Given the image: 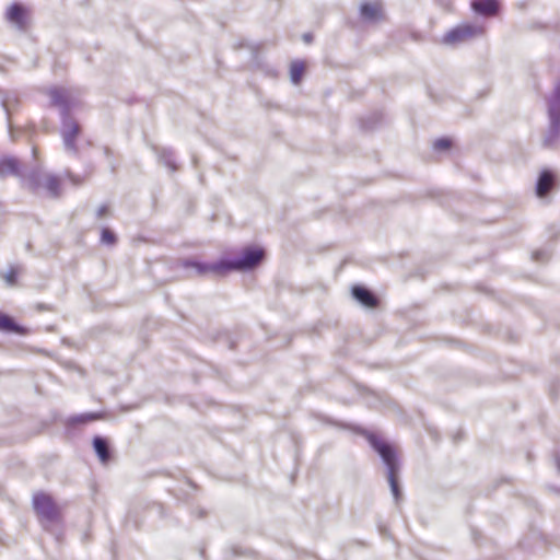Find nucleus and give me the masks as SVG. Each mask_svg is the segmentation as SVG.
<instances>
[{"instance_id": "obj_20", "label": "nucleus", "mask_w": 560, "mask_h": 560, "mask_svg": "<svg viewBox=\"0 0 560 560\" xmlns=\"http://www.w3.org/2000/svg\"><path fill=\"white\" fill-rule=\"evenodd\" d=\"M100 418H101L100 413H94V412L83 413V415H79V416L72 417L69 420L68 423L71 424V425H74V424H85L88 422L97 420Z\"/></svg>"}, {"instance_id": "obj_5", "label": "nucleus", "mask_w": 560, "mask_h": 560, "mask_svg": "<svg viewBox=\"0 0 560 560\" xmlns=\"http://www.w3.org/2000/svg\"><path fill=\"white\" fill-rule=\"evenodd\" d=\"M27 187L33 191L45 189L49 197L58 198L61 195V182L60 178L50 173H46L40 166H33L27 173Z\"/></svg>"}, {"instance_id": "obj_16", "label": "nucleus", "mask_w": 560, "mask_h": 560, "mask_svg": "<svg viewBox=\"0 0 560 560\" xmlns=\"http://www.w3.org/2000/svg\"><path fill=\"white\" fill-rule=\"evenodd\" d=\"M93 448H94L97 457L100 458V460L103 464H106L110 460V457H112L110 446H109L108 441L105 438L96 435L93 439Z\"/></svg>"}, {"instance_id": "obj_8", "label": "nucleus", "mask_w": 560, "mask_h": 560, "mask_svg": "<svg viewBox=\"0 0 560 560\" xmlns=\"http://www.w3.org/2000/svg\"><path fill=\"white\" fill-rule=\"evenodd\" d=\"M81 131L82 128L80 124L71 117V115L61 117L60 133L63 140V145L66 151L74 156L80 155V148L77 143V139Z\"/></svg>"}, {"instance_id": "obj_12", "label": "nucleus", "mask_w": 560, "mask_h": 560, "mask_svg": "<svg viewBox=\"0 0 560 560\" xmlns=\"http://www.w3.org/2000/svg\"><path fill=\"white\" fill-rule=\"evenodd\" d=\"M470 5L477 14L485 18L495 16L500 11L498 0H472Z\"/></svg>"}, {"instance_id": "obj_22", "label": "nucleus", "mask_w": 560, "mask_h": 560, "mask_svg": "<svg viewBox=\"0 0 560 560\" xmlns=\"http://www.w3.org/2000/svg\"><path fill=\"white\" fill-rule=\"evenodd\" d=\"M452 147V141L448 138H440L434 142V149L436 151H445Z\"/></svg>"}, {"instance_id": "obj_25", "label": "nucleus", "mask_w": 560, "mask_h": 560, "mask_svg": "<svg viewBox=\"0 0 560 560\" xmlns=\"http://www.w3.org/2000/svg\"><path fill=\"white\" fill-rule=\"evenodd\" d=\"M104 154L106 156V159L109 161L110 165H112V170L115 171L116 170V164L114 162L110 161L114 152L113 150L109 148V147H104Z\"/></svg>"}, {"instance_id": "obj_19", "label": "nucleus", "mask_w": 560, "mask_h": 560, "mask_svg": "<svg viewBox=\"0 0 560 560\" xmlns=\"http://www.w3.org/2000/svg\"><path fill=\"white\" fill-rule=\"evenodd\" d=\"M305 66L302 61H293L290 68V77L293 84H299L303 78Z\"/></svg>"}, {"instance_id": "obj_1", "label": "nucleus", "mask_w": 560, "mask_h": 560, "mask_svg": "<svg viewBox=\"0 0 560 560\" xmlns=\"http://www.w3.org/2000/svg\"><path fill=\"white\" fill-rule=\"evenodd\" d=\"M265 259V250L258 247H246L238 256L233 258H222L215 262H201L197 260H184L182 266L185 269H192L197 276H203L209 272L215 275H226L231 271H249L258 267Z\"/></svg>"}, {"instance_id": "obj_23", "label": "nucleus", "mask_w": 560, "mask_h": 560, "mask_svg": "<svg viewBox=\"0 0 560 560\" xmlns=\"http://www.w3.org/2000/svg\"><path fill=\"white\" fill-rule=\"evenodd\" d=\"M19 268L12 267L8 273L5 275L4 279L9 285H14L16 283V279L19 276Z\"/></svg>"}, {"instance_id": "obj_30", "label": "nucleus", "mask_w": 560, "mask_h": 560, "mask_svg": "<svg viewBox=\"0 0 560 560\" xmlns=\"http://www.w3.org/2000/svg\"><path fill=\"white\" fill-rule=\"evenodd\" d=\"M557 467L560 470V457L557 459Z\"/></svg>"}, {"instance_id": "obj_14", "label": "nucleus", "mask_w": 560, "mask_h": 560, "mask_svg": "<svg viewBox=\"0 0 560 560\" xmlns=\"http://www.w3.org/2000/svg\"><path fill=\"white\" fill-rule=\"evenodd\" d=\"M556 182L555 174L545 170L540 173L537 184H536V194L538 197L542 198L548 195V192L552 189Z\"/></svg>"}, {"instance_id": "obj_24", "label": "nucleus", "mask_w": 560, "mask_h": 560, "mask_svg": "<svg viewBox=\"0 0 560 560\" xmlns=\"http://www.w3.org/2000/svg\"><path fill=\"white\" fill-rule=\"evenodd\" d=\"M66 176L67 178L75 186L78 185H81L83 182H84V178L79 176V175H74L71 171H66Z\"/></svg>"}, {"instance_id": "obj_18", "label": "nucleus", "mask_w": 560, "mask_h": 560, "mask_svg": "<svg viewBox=\"0 0 560 560\" xmlns=\"http://www.w3.org/2000/svg\"><path fill=\"white\" fill-rule=\"evenodd\" d=\"M18 104H19V98L15 93H8L2 98L1 105L7 113L8 122H9L10 128H11V115H12V112L15 108V106H18Z\"/></svg>"}, {"instance_id": "obj_9", "label": "nucleus", "mask_w": 560, "mask_h": 560, "mask_svg": "<svg viewBox=\"0 0 560 560\" xmlns=\"http://www.w3.org/2000/svg\"><path fill=\"white\" fill-rule=\"evenodd\" d=\"M32 167L23 164L19 159L13 156H5L0 160V177L15 176L22 179L23 184L27 185V173Z\"/></svg>"}, {"instance_id": "obj_29", "label": "nucleus", "mask_w": 560, "mask_h": 560, "mask_svg": "<svg viewBox=\"0 0 560 560\" xmlns=\"http://www.w3.org/2000/svg\"><path fill=\"white\" fill-rule=\"evenodd\" d=\"M205 515H206V512H205L203 510H200V512H199V517H202V516H205Z\"/></svg>"}, {"instance_id": "obj_13", "label": "nucleus", "mask_w": 560, "mask_h": 560, "mask_svg": "<svg viewBox=\"0 0 560 560\" xmlns=\"http://www.w3.org/2000/svg\"><path fill=\"white\" fill-rule=\"evenodd\" d=\"M360 16L364 22L375 23L384 18L383 8L380 3L364 2L360 7Z\"/></svg>"}, {"instance_id": "obj_7", "label": "nucleus", "mask_w": 560, "mask_h": 560, "mask_svg": "<svg viewBox=\"0 0 560 560\" xmlns=\"http://www.w3.org/2000/svg\"><path fill=\"white\" fill-rule=\"evenodd\" d=\"M485 26L477 23L459 24L444 34L442 43L448 46H457L470 42L485 34Z\"/></svg>"}, {"instance_id": "obj_10", "label": "nucleus", "mask_w": 560, "mask_h": 560, "mask_svg": "<svg viewBox=\"0 0 560 560\" xmlns=\"http://www.w3.org/2000/svg\"><path fill=\"white\" fill-rule=\"evenodd\" d=\"M5 19L19 31L25 32L28 27V9L21 2H13L5 12Z\"/></svg>"}, {"instance_id": "obj_15", "label": "nucleus", "mask_w": 560, "mask_h": 560, "mask_svg": "<svg viewBox=\"0 0 560 560\" xmlns=\"http://www.w3.org/2000/svg\"><path fill=\"white\" fill-rule=\"evenodd\" d=\"M156 153L159 161L163 163L170 171L175 172L178 170V164L176 162V154L172 148H153Z\"/></svg>"}, {"instance_id": "obj_27", "label": "nucleus", "mask_w": 560, "mask_h": 560, "mask_svg": "<svg viewBox=\"0 0 560 560\" xmlns=\"http://www.w3.org/2000/svg\"><path fill=\"white\" fill-rule=\"evenodd\" d=\"M545 255H546V254H545L544 252H535V253H534V255H533V258H534L535 260H537V261H538V260H542V259H544V257H545Z\"/></svg>"}, {"instance_id": "obj_21", "label": "nucleus", "mask_w": 560, "mask_h": 560, "mask_svg": "<svg viewBox=\"0 0 560 560\" xmlns=\"http://www.w3.org/2000/svg\"><path fill=\"white\" fill-rule=\"evenodd\" d=\"M101 242L108 246H114L117 243V236L108 228H104L101 233Z\"/></svg>"}, {"instance_id": "obj_3", "label": "nucleus", "mask_w": 560, "mask_h": 560, "mask_svg": "<svg viewBox=\"0 0 560 560\" xmlns=\"http://www.w3.org/2000/svg\"><path fill=\"white\" fill-rule=\"evenodd\" d=\"M548 128L542 137L545 149H557L560 142V81L547 97Z\"/></svg>"}, {"instance_id": "obj_28", "label": "nucleus", "mask_w": 560, "mask_h": 560, "mask_svg": "<svg viewBox=\"0 0 560 560\" xmlns=\"http://www.w3.org/2000/svg\"><path fill=\"white\" fill-rule=\"evenodd\" d=\"M303 39H304V42H305V43H307V44L312 43V42H313V34H311V33H306V34H304V35H303Z\"/></svg>"}, {"instance_id": "obj_17", "label": "nucleus", "mask_w": 560, "mask_h": 560, "mask_svg": "<svg viewBox=\"0 0 560 560\" xmlns=\"http://www.w3.org/2000/svg\"><path fill=\"white\" fill-rule=\"evenodd\" d=\"M0 331L24 334L25 329L16 324L12 317L0 312Z\"/></svg>"}, {"instance_id": "obj_6", "label": "nucleus", "mask_w": 560, "mask_h": 560, "mask_svg": "<svg viewBox=\"0 0 560 560\" xmlns=\"http://www.w3.org/2000/svg\"><path fill=\"white\" fill-rule=\"evenodd\" d=\"M46 94L50 98V106L57 107L60 116L70 115L73 109L81 106L79 93L65 86H51L47 89Z\"/></svg>"}, {"instance_id": "obj_4", "label": "nucleus", "mask_w": 560, "mask_h": 560, "mask_svg": "<svg viewBox=\"0 0 560 560\" xmlns=\"http://www.w3.org/2000/svg\"><path fill=\"white\" fill-rule=\"evenodd\" d=\"M33 509L38 516L44 528L48 530V525L61 522V508L55 502L54 498L43 491L33 495Z\"/></svg>"}, {"instance_id": "obj_11", "label": "nucleus", "mask_w": 560, "mask_h": 560, "mask_svg": "<svg viewBox=\"0 0 560 560\" xmlns=\"http://www.w3.org/2000/svg\"><path fill=\"white\" fill-rule=\"evenodd\" d=\"M351 293L353 299L365 307L376 308L380 304V299L374 292L363 285H353Z\"/></svg>"}, {"instance_id": "obj_26", "label": "nucleus", "mask_w": 560, "mask_h": 560, "mask_svg": "<svg viewBox=\"0 0 560 560\" xmlns=\"http://www.w3.org/2000/svg\"><path fill=\"white\" fill-rule=\"evenodd\" d=\"M108 213V206L106 205H102L98 209H97V212H96V215L98 219L103 218L104 215H106Z\"/></svg>"}, {"instance_id": "obj_2", "label": "nucleus", "mask_w": 560, "mask_h": 560, "mask_svg": "<svg viewBox=\"0 0 560 560\" xmlns=\"http://www.w3.org/2000/svg\"><path fill=\"white\" fill-rule=\"evenodd\" d=\"M361 434L369 441L372 448L377 452L387 469V480L392 490V493L396 501L400 499L401 491L399 488L397 475L400 469V463L398 455L393 445L384 441L378 434L361 430Z\"/></svg>"}]
</instances>
